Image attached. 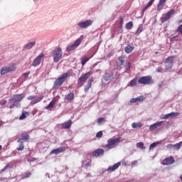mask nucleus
Returning <instances> with one entry per match:
<instances>
[{
	"label": "nucleus",
	"mask_w": 182,
	"mask_h": 182,
	"mask_svg": "<svg viewBox=\"0 0 182 182\" xmlns=\"http://www.w3.org/2000/svg\"><path fill=\"white\" fill-rule=\"evenodd\" d=\"M22 99H25V94H16L11 96L9 100L11 105L9 109H15V107H21L20 102Z\"/></svg>",
	"instance_id": "1"
},
{
	"label": "nucleus",
	"mask_w": 182,
	"mask_h": 182,
	"mask_svg": "<svg viewBox=\"0 0 182 182\" xmlns=\"http://www.w3.org/2000/svg\"><path fill=\"white\" fill-rule=\"evenodd\" d=\"M68 77H69V73H68L61 75L60 77L55 80L53 88L58 89V87H60V86L63 85L65 82H66V79H68Z\"/></svg>",
	"instance_id": "2"
},
{
	"label": "nucleus",
	"mask_w": 182,
	"mask_h": 182,
	"mask_svg": "<svg viewBox=\"0 0 182 182\" xmlns=\"http://www.w3.org/2000/svg\"><path fill=\"white\" fill-rule=\"evenodd\" d=\"M52 55H53L54 62H55V63H58V62L62 59V56H63L62 48L60 47H58L57 48L54 49L52 53Z\"/></svg>",
	"instance_id": "3"
},
{
	"label": "nucleus",
	"mask_w": 182,
	"mask_h": 182,
	"mask_svg": "<svg viewBox=\"0 0 182 182\" xmlns=\"http://www.w3.org/2000/svg\"><path fill=\"white\" fill-rule=\"evenodd\" d=\"M120 143V138L117 139H109L107 140V144L104 146L106 150H110L111 149H114V146L119 144Z\"/></svg>",
	"instance_id": "4"
},
{
	"label": "nucleus",
	"mask_w": 182,
	"mask_h": 182,
	"mask_svg": "<svg viewBox=\"0 0 182 182\" xmlns=\"http://www.w3.org/2000/svg\"><path fill=\"white\" fill-rule=\"evenodd\" d=\"M138 83L139 85H153L154 83V81H153V78L150 75L144 76L140 77L138 80Z\"/></svg>",
	"instance_id": "5"
},
{
	"label": "nucleus",
	"mask_w": 182,
	"mask_h": 182,
	"mask_svg": "<svg viewBox=\"0 0 182 182\" xmlns=\"http://www.w3.org/2000/svg\"><path fill=\"white\" fill-rule=\"evenodd\" d=\"M174 14H176V10L171 9L167 13L163 14L162 16L161 17V23H164V22L168 21V19H170L171 16L174 15Z\"/></svg>",
	"instance_id": "6"
},
{
	"label": "nucleus",
	"mask_w": 182,
	"mask_h": 182,
	"mask_svg": "<svg viewBox=\"0 0 182 182\" xmlns=\"http://www.w3.org/2000/svg\"><path fill=\"white\" fill-rule=\"evenodd\" d=\"M174 59H176V56L171 55L165 60L164 63H166V70H170V69L173 68V65H174Z\"/></svg>",
	"instance_id": "7"
},
{
	"label": "nucleus",
	"mask_w": 182,
	"mask_h": 182,
	"mask_svg": "<svg viewBox=\"0 0 182 182\" xmlns=\"http://www.w3.org/2000/svg\"><path fill=\"white\" fill-rule=\"evenodd\" d=\"M81 43H82V39L80 38L77 39L73 44L70 45L66 48V51L72 52V50H75V49H76V48H77V46H79Z\"/></svg>",
	"instance_id": "8"
},
{
	"label": "nucleus",
	"mask_w": 182,
	"mask_h": 182,
	"mask_svg": "<svg viewBox=\"0 0 182 182\" xmlns=\"http://www.w3.org/2000/svg\"><path fill=\"white\" fill-rule=\"evenodd\" d=\"M15 70H16V67L14 65L3 67L1 70V75L9 73V72H15Z\"/></svg>",
	"instance_id": "9"
},
{
	"label": "nucleus",
	"mask_w": 182,
	"mask_h": 182,
	"mask_svg": "<svg viewBox=\"0 0 182 182\" xmlns=\"http://www.w3.org/2000/svg\"><path fill=\"white\" fill-rule=\"evenodd\" d=\"M88 76H90V72L82 74L77 80L78 86H83V85H85V82L87 80Z\"/></svg>",
	"instance_id": "10"
},
{
	"label": "nucleus",
	"mask_w": 182,
	"mask_h": 182,
	"mask_svg": "<svg viewBox=\"0 0 182 182\" xmlns=\"http://www.w3.org/2000/svg\"><path fill=\"white\" fill-rule=\"evenodd\" d=\"M45 57V54L43 53H41L36 58L34 59L32 66L36 67L39 66L41 65V60H42V58Z\"/></svg>",
	"instance_id": "11"
},
{
	"label": "nucleus",
	"mask_w": 182,
	"mask_h": 182,
	"mask_svg": "<svg viewBox=\"0 0 182 182\" xmlns=\"http://www.w3.org/2000/svg\"><path fill=\"white\" fill-rule=\"evenodd\" d=\"M92 23H93V21H92V20H87L85 21H82V22L78 23L77 25L80 28H86L90 26V25H92Z\"/></svg>",
	"instance_id": "12"
},
{
	"label": "nucleus",
	"mask_w": 182,
	"mask_h": 182,
	"mask_svg": "<svg viewBox=\"0 0 182 182\" xmlns=\"http://www.w3.org/2000/svg\"><path fill=\"white\" fill-rule=\"evenodd\" d=\"M175 161H176V160H174V157L169 156V157L164 159L163 164H164V166H168L170 164H173Z\"/></svg>",
	"instance_id": "13"
},
{
	"label": "nucleus",
	"mask_w": 182,
	"mask_h": 182,
	"mask_svg": "<svg viewBox=\"0 0 182 182\" xmlns=\"http://www.w3.org/2000/svg\"><path fill=\"white\" fill-rule=\"evenodd\" d=\"M66 150V147L65 146H61L60 148H58L56 149H53L50 152V155L52 154H59L60 153H63Z\"/></svg>",
	"instance_id": "14"
},
{
	"label": "nucleus",
	"mask_w": 182,
	"mask_h": 182,
	"mask_svg": "<svg viewBox=\"0 0 182 182\" xmlns=\"http://www.w3.org/2000/svg\"><path fill=\"white\" fill-rule=\"evenodd\" d=\"M22 140L23 141H28L29 140V134L23 133L21 135V138L17 140L18 143H21Z\"/></svg>",
	"instance_id": "15"
},
{
	"label": "nucleus",
	"mask_w": 182,
	"mask_h": 182,
	"mask_svg": "<svg viewBox=\"0 0 182 182\" xmlns=\"http://www.w3.org/2000/svg\"><path fill=\"white\" fill-rule=\"evenodd\" d=\"M105 154V151L102 149H98L92 152V156L94 157H100Z\"/></svg>",
	"instance_id": "16"
},
{
	"label": "nucleus",
	"mask_w": 182,
	"mask_h": 182,
	"mask_svg": "<svg viewBox=\"0 0 182 182\" xmlns=\"http://www.w3.org/2000/svg\"><path fill=\"white\" fill-rule=\"evenodd\" d=\"M121 164H122L121 162H118V163L114 164L112 166H109L107 168L108 173H112V171L117 170V168H119V167H120Z\"/></svg>",
	"instance_id": "17"
},
{
	"label": "nucleus",
	"mask_w": 182,
	"mask_h": 182,
	"mask_svg": "<svg viewBox=\"0 0 182 182\" xmlns=\"http://www.w3.org/2000/svg\"><path fill=\"white\" fill-rule=\"evenodd\" d=\"M161 124H163V121L157 122L156 123H155L154 124H151L149 127V130L151 132H153L154 130H156V127H159L161 126Z\"/></svg>",
	"instance_id": "18"
},
{
	"label": "nucleus",
	"mask_w": 182,
	"mask_h": 182,
	"mask_svg": "<svg viewBox=\"0 0 182 182\" xmlns=\"http://www.w3.org/2000/svg\"><path fill=\"white\" fill-rule=\"evenodd\" d=\"M167 0H160L159 3L157 4V11H161L163 8L166 6V2Z\"/></svg>",
	"instance_id": "19"
},
{
	"label": "nucleus",
	"mask_w": 182,
	"mask_h": 182,
	"mask_svg": "<svg viewBox=\"0 0 182 182\" xmlns=\"http://www.w3.org/2000/svg\"><path fill=\"white\" fill-rule=\"evenodd\" d=\"M118 60L120 63V65H117V70H122V65L124 63V57L121 56L118 58Z\"/></svg>",
	"instance_id": "20"
},
{
	"label": "nucleus",
	"mask_w": 182,
	"mask_h": 182,
	"mask_svg": "<svg viewBox=\"0 0 182 182\" xmlns=\"http://www.w3.org/2000/svg\"><path fill=\"white\" fill-rule=\"evenodd\" d=\"M179 115H180V113L178 112H171L169 114H164L162 119H168V117H172L179 116Z\"/></svg>",
	"instance_id": "21"
},
{
	"label": "nucleus",
	"mask_w": 182,
	"mask_h": 182,
	"mask_svg": "<svg viewBox=\"0 0 182 182\" xmlns=\"http://www.w3.org/2000/svg\"><path fill=\"white\" fill-rule=\"evenodd\" d=\"M61 126L63 129H70V126H72V120L70 119L68 122L61 124Z\"/></svg>",
	"instance_id": "22"
},
{
	"label": "nucleus",
	"mask_w": 182,
	"mask_h": 182,
	"mask_svg": "<svg viewBox=\"0 0 182 182\" xmlns=\"http://www.w3.org/2000/svg\"><path fill=\"white\" fill-rule=\"evenodd\" d=\"M43 100V96L38 97L37 99L31 100L30 105H36V103H39V102Z\"/></svg>",
	"instance_id": "23"
},
{
	"label": "nucleus",
	"mask_w": 182,
	"mask_h": 182,
	"mask_svg": "<svg viewBox=\"0 0 182 182\" xmlns=\"http://www.w3.org/2000/svg\"><path fill=\"white\" fill-rule=\"evenodd\" d=\"M35 45H36V41H32L28 43L27 45H26L24 46L25 49H32V48H33V46H35Z\"/></svg>",
	"instance_id": "24"
},
{
	"label": "nucleus",
	"mask_w": 182,
	"mask_h": 182,
	"mask_svg": "<svg viewBox=\"0 0 182 182\" xmlns=\"http://www.w3.org/2000/svg\"><path fill=\"white\" fill-rule=\"evenodd\" d=\"M56 102H58L57 100H53L49 105L46 107V109H53L55 105H56Z\"/></svg>",
	"instance_id": "25"
},
{
	"label": "nucleus",
	"mask_w": 182,
	"mask_h": 182,
	"mask_svg": "<svg viewBox=\"0 0 182 182\" xmlns=\"http://www.w3.org/2000/svg\"><path fill=\"white\" fill-rule=\"evenodd\" d=\"M134 49V48L133 46L128 45L127 47H125L124 51L126 52V53H132Z\"/></svg>",
	"instance_id": "26"
},
{
	"label": "nucleus",
	"mask_w": 182,
	"mask_h": 182,
	"mask_svg": "<svg viewBox=\"0 0 182 182\" xmlns=\"http://www.w3.org/2000/svg\"><path fill=\"white\" fill-rule=\"evenodd\" d=\"M92 79L88 80L87 81V84L86 85L85 87V92H89V89H90V87H92Z\"/></svg>",
	"instance_id": "27"
},
{
	"label": "nucleus",
	"mask_w": 182,
	"mask_h": 182,
	"mask_svg": "<svg viewBox=\"0 0 182 182\" xmlns=\"http://www.w3.org/2000/svg\"><path fill=\"white\" fill-rule=\"evenodd\" d=\"M132 127L133 129H137L139 127H143V123L141 122H134L132 124Z\"/></svg>",
	"instance_id": "28"
},
{
	"label": "nucleus",
	"mask_w": 182,
	"mask_h": 182,
	"mask_svg": "<svg viewBox=\"0 0 182 182\" xmlns=\"http://www.w3.org/2000/svg\"><path fill=\"white\" fill-rule=\"evenodd\" d=\"M129 86L131 87H134V86H137V78H134L129 82Z\"/></svg>",
	"instance_id": "29"
},
{
	"label": "nucleus",
	"mask_w": 182,
	"mask_h": 182,
	"mask_svg": "<svg viewBox=\"0 0 182 182\" xmlns=\"http://www.w3.org/2000/svg\"><path fill=\"white\" fill-rule=\"evenodd\" d=\"M90 58H87V57H84V58H81V65H82V66H85V65H86V63L87 62H89V60H90Z\"/></svg>",
	"instance_id": "30"
},
{
	"label": "nucleus",
	"mask_w": 182,
	"mask_h": 182,
	"mask_svg": "<svg viewBox=\"0 0 182 182\" xmlns=\"http://www.w3.org/2000/svg\"><path fill=\"white\" fill-rule=\"evenodd\" d=\"M66 99L67 100H73V99H75V93L70 92L69 94L67 95Z\"/></svg>",
	"instance_id": "31"
},
{
	"label": "nucleus",
	"mask_w": 182,
	"mask_h": 182,
	"mask_svg": "<svg viewBox=\"0 0 182 182\" xmlns=\"http://www.w3.org/2000/svg\"><path fill=\"white\" fill-rule=\"evenodd\" d=\"M181 145H182V141L178 144H173V150H180V149H181Z\"/></svg>",
	"instance_id": "32"
},
{
	"label": "nucleus",
	"mask_w": 182,
	"mask_h": 182,
	"mask_svg": "<svg viewBox=\"0 0 182 182\" xmlns=\"http://www.w3.org/2000/svg\"><path fill=\"white\" fill-rule=\"evenodd\" d=\"M130 68H132V63H127L125 65V72L126 73H129L130 71Z\"/></svg>",
	"instance_id": "33"
},
{
	"label": "nucleus",
	"mask_w": 182,
	"mask_h": 182,
	"mask_svg": "<svg viewBox=\"0 0 182 182\" xmlns=\"http://www.w3.org/2000/svg\"><path fill=\"white\" fill-rule=\"evenodd\" d=\"M20 143L18 147L16 149V150H18V151H22V150H23L25 149V146L23 145V142H18Z\"/></svg>",
	"instance_id": "34"
},
{
	"label": "nucleus",
	"mask_w": 182,
	"mask_h": 182,
	"mask_svg": "<svg viewBox=\"0 0 182 182\" xmlns=\"http://www.w3.org/2000/svg\"><path fill=\"white\" fill-rule=\"evenodd\" d=\"M125 27H126V29H128V30L132 29V28H133V22L132 21L128 22L126 24Z\"/></svg>",
	"instance_id": "35"
},
{
	"label": "nucleus",
	"mask_w": 182,
	"mask_h": 182,
	"mask_svg": "<svg viewBox=\"0 0 182 182\" xmlns=\"http://www.w3.org/2000/svg\"><path fill=\"white\" fill-rule=\"evenodd\" d=\"M143 31H144V29H143V26H140L137 28V30H136L135 34H136V35H140V33H141V32H143Z\"/></svg>",
	"instance_id": "36"
},
{
	"label": "nucleus",
	"mask_w": 182,
	"mask_h": 182,
	"mask_svg": "<svg viewBox=\"0 0 182 182\" xmlns=\"http://www.w3.org/2000/svg\"><path fill=\"white\" fill-rule=\"evenodd\" d=\"M136 147H138V149H141V150H144V144L143 142H139L136 144Z\"/></svg>",
	"instance_id": "37"
},
{
	"label": "nucleus",
	"mask_w": 182,
	"mask_h": 182,
	"mask_svg": "<svg viewBox=\"0 0 182 182\" xmlns=\"http://www.w3.org/2000/svg\"><path fill=\"white\" fill-rule=\"evenodd\" d=\"M158 144H160L159 141L152 143L149 146V150H153Z\"/></svg>",
	"instance_id": "38"
},
{
	"label": "nucleus",
	"mask_w": 182,
	"mask_h": 182,
	"mask_svg": "<svg viewBox=\"0 0 182 182\" xmlns=\"http://www.w3.org/2000/svg\"><path fill=\"white\" fill-rule=\"evenodd\" d=\"M31 176H32L31 172H26L23 174L22 178H28V177H31Z\"/></svg>",
	"instance_id": "39"
},
{
	"label": "nucleus",
	"mask_w": 182,
	"mask_h": 182,
	"mask_svg": "<svg viewBox=\"0 0 182 182\" xmlns=\"http://www.w3.org/2000/svg\"><path fill=\"white\" fill-rule=\"evenodd\" d=\"M26 114H27V112L23 111L21 114V115L19 117V119L20 120H23V119H26Z\"/></svg>",
	"instance_id": "40"
},
{
	"label": "nucleus",
	"mask_w": 182,
	"mask_h": 182,
	"mask_svg": "<svg viewBox=\"0 0 182 182\" xmlns=\"http://www.w3.org/2000/svg\"><path fill=\"white\" fill-rule=\"evenodd\" d=\"M153 2H154V0H150L147 4V5L144 8V11H146L147 8H149V6H151V5H153Z\"/></svg>",
	"instance_id": "41"
},
{
	"label": "nucleus",
	"mask_w": 182,
	"mask_h": 182,
	"mask_svg": "<svg viewBox=\"0 0 182 182\" xmlns=\"http://www.w3.org/2000/svg\"><path fill=\"white\" fill-rule=\"evenodd\" d=\"M7 168H12V167L9 164L6 165L3 169L0 171V174H2L5 170H7Z\"/></svg>",
	"instance_id": "42"
},
{
	"label": "nucleus",
	"mask_w": 182,
	"mask_h": 182,
	"mask_svg": "<svg viewBox=\"0 0 182 182\" xmlns=\"http://www.w3.org/2000/svg\"><path fill=\"white\" fill-rule=\"evenodd\" d=\"M136 102H143L144 100V97L143 96H139L135 98Z\"/></svg>",
	"instance_id": "43"
},
{
	"label": "nucleus",
	"mask_w": 182,
	"mask_h": 182,
	"mask_svg": "<svg viewBox=\"0 0 182 182\" xmlns=\"http://www.w3.org/2000/svg\"><path fill=\"white\" fill-rule=\"evenodd\" d=\"M102 136H103V132L102 131L98 132L96 134V137H98L99 139H100Z\"/></svg>",
	"instance_id": "44"
},
{
	"label": "nucleus",
	"mask_w": 182,
	"mask_h": 182,
	"mask_svg": "<svg viewBox=\"0 0 182 182\" xmlns=\"http://www.w3.org/2000/svg\"><path fill=\"white\" fill-rule=\"evenodd\" d=\"M176 32L182 34V24L178 27V28L176 29Z\"/></svg>",
	"instance_id": "45"
},
{
	"label": "nucleus",
	"mask_w": 182,
	"mask_h": 182,
	"mask_svg": "<svg viewBox=\"0 0 182 182\" xmlns=\"http://www.w3.org/2000/svg\"><path fill=\"white\" fill-rule=\"evenodd\" d=\"M166 149H168V150H171V149H173V150H174V147L173 146V144H168L167 146H166Z\"/></svg>",
	"instance_id": "46"
},
{
	"label": "nucleus",
	"mask_w": 182,
	"mask_h": 182,
	"mask_svg": "<svg viewBox=\"0 0 182 182\" xmlns=\"http://www.w3.org/2000/svg\"><path fill=\"white\" fill-rule=\"evenodd\" d=\"M5 105H6V100H0V105H1V106H5Z\"/></svg>",
	"instance_id": "47"
},
{
	"label": "nucleus",
	"mask_w": 182,
	"mask_h": 182,
	"mask_svg": "<svg viewBox=\"0 0 182 182\" xmlns=\"http://www.w3.org/2000/svg\"><path fill=\"white\" fill-rule=\"evenodd\" d=\"M102 122H105V118H103V117L99 118L97 119V123H99V124L102 123Z\"/></svg>",
	"instance_id": "48"
},
{
	"label": "nucleus",
	"mask_w": 182,
	"mask_h": 182,
	"mask_svg": "<svg viewBox=\"0 0 182 182\" xmlns=\"http://www.w3.org/2000/svg\"><path fill=\"white\" fill-rule=\"evenodd\" d=\"M119 23H120V26H123V24L124 23V21L122 17H121V18H119Z\"/></svg>",
	"instance_id": "49"
},
{
	"label": "nucleus",
	"mask_w": 182,
	"mask_h": 182,
	"mask_svg": "<svg viewBox=\"0 0 182 182\" xmlns=\"http://www.w3.org/2000/svg\"><path fill=\"white\" fill-rule=\"evenodd\" d=\"M36 97L35 95H30L27 97L28 100H33V99H35Z\"/></svg>",
	"instance_id": "50"
},
{
	"label": "nucleus",
	"mask_w": 182,
	"mask_h": 182,
	"mask_svg": "<svg viewBox=\"0 0 182 182\" xmlns=\"http://www.w3.org/2000/svg\"><path fill=\"white\" fill-rule=\"evenodd\" d=\"M136 102H137L136 101V98H132V99L130 100V103H136Z\"/></svg>",
	"instance_id": "51"
},
{
	"label": "nucleus",
	"mask_w": 182,
	"mask_h": 182,
	"mask_svg": "<svg viewBox=\"0 0 182 182\" xmlns=\"http://www.w3.org/2000/svg\"><path fill=\"white\" fill-rule=\"evenodd\" d=\"M29 73H25L23 74V76H24V77H28Z\"/></svg>",
	"instance_id": "52"
},
{
	"label": "nucleus",
	"mask_w": 182,
	"mask_h": 182,
	"mask_svg": "<svg viewBox=\"0 0 182 182\" xmlns=\"http://www.w3.org/2000/svg\"><path fill=\"white\" fill-rule=\"evenodd\" d=\"M161 70H162L161 68H156V72H158L159 73H161Z\"/></svg>",
	"instance_id": "53"
},
{
	"label": "nucleus",
	"mask_w": 182,
	"mask_h": 182,
	"mask_svg": "<svg viewBox=\"0 0 182 182\" xmlns=\"http://www.w3.org/2000/svg\"><path fill=\"white\" fill-rule=\"evenodd\" d=\"M171 41H177L176 37H173L172 38H171Z\"/></svg>",
	"instance_id": "54"
},
{
	"label": "nucleus",
	"mask_w": 182,
	"mask_h": 182,
	"mask_svg": "<svg viewBox=\"0 0 182 182\" xmlns=\"http://www.w3.org/2000/svg\"><path fill=\"white\" fill-rule=\"evenodd\" d=\"M105 80H109V78H107V77H105Z\"/></svg>",
	"instance_id": "55"
},
{
	"label": "nucleus",
	"mask_w": 182,
	"mask_h": 182,
	"mask_svg": "<svg viewBox=\"0 0 182 182\" xmlns=\"http://www.w3.org/2000/svg\"><path fill=\"white\" fill-rule=\"evenodd\" d=\"M181 22H182V18L179 20V23H181Z\"/></svg>",
	"instance_id": "56"
},
{
	"label": "nucleus",
	"mask_w": 182,
	"mask_h": 182,
	"mask_svg": "<svg viewBox=\"0 0 182 182\" xmlns=\"http://www.w3.org/2000/svg\"><path fill=\"white\" fill-rule=\"evenodd\" d=\"M0 150H2V146L0 145Z\"/></svg>",
	"instance_id": "57"
},
{
	"label": "nucleus",
	"mask_w": 182,
	"mask_h": 182,
	"mask_svg": "<svg viewBox=\"0 0 182 182\" xmlns=\"http://www.w3.org/2000/svg\"><path fill=\"white\" fill-rule=\"evenodd\" d=\"M85 166H86V167H87V166H90V164H86Z\"/></svg>",
	"instance_id": "58"
},
{
	"label": "nucleus",
	"mask_w": 182,
	"mask_h": 182,
	"mask_svg": "<svg viewBox=\"0 0 182 182\" xmlns=\"http://www.w3.org/2000/svg\"><path fill=\"white\" fill-rule=\"evenodd\" d=\"M136 163H137L136 161H134V164H136Z\"/></svg>",
	"instance_id": "59"
},
{
	"label": "nucleus",
	"mask_w": 182,
	"mask_h": 182,
	"mask_svg": "<svg viewBox=\"0 0 182 182\" xmlns=\"http://www.w3.org/2000/svg\"><path fill=\"white\" fill-rule=\"evenodd\" d=\"M155 53H156V55H157V53H158V52H156Z\"/></svg>",
	"instance_id": "60"
}]
</instances>
